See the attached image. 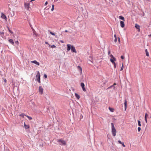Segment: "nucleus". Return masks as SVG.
Segmentation results:
<instances>
[{"mask_svg": "<svg viewBox=\"0 0 151 151\" xmlns=\"http://www.w3.org/2000/svg\"><path fill=\"white\" fill-rule=\"evenodd\" d=\"M24 5L25 8L27 10H29V8L30 4L29 3H24Z\"/></svg>", "mask_w": 151, "mask_h": 151, "instance_id": "3", "label": "nucleus"}, {"mask_svg": "<svg viewBox=\"0 0 151 151\" xmlns=\"http://www.w3.org/2000/svg\"><path fill=\"white\" fill-rule=\"evenodd\" d=\"M43 89L41 86L39 87V92L41 94H42L43 93Z\"/></svg>", "mask_w": 151, "mask_h": 151, "instance_id": "6", "label": "nucleus"}, {"mask_svg": "<svg viewBox=\"0 0 151 151\" xmlns=\"http://www.w3.org/2000/svg\"><path fill=\"white\" fill-rule=\"evenodd\" d=\"M108 55H110V53H111L110 51H109L108 52Z\"/></svg>", "mask_w": 151, "mask_h": 151, "instance_id": "43", "label": "nucleus"}, {"mask_svg": "<svg viewBox=\"0 0 151 151\" xmlns=\"http://www.w3.org/2000/svg\"><path fill=\"white\" fill-rule=\"evenodd\" d=\"M109 110L112 112H113L114 111V109L112 108H109Z\"/></svg>", "mask_w": 151, "mask_h": 151, "instance_id": "25", "label": "nucleus"}, {"mask_svg": "<svg viewBox=\"0 0 151 151\" xmlns=\"http://www.w3.org/2000/svg\"><path fill=\"white\" fill-rule=\"evenodd\" d=\"M71 50L72 52H74L76 53L75 47L73 45L71 46Z\"/></svg>", "mask_w": 151, "mask_h": 151, "instance_id": "9", "label": "nucleus"}, {"mask_svg": "<svg viewBox=\"0 0 151 151\" xmlns=\"http://www.w3.org/2000/svg\"><path fill=\"white\" fill-rule=\"evenodd\" d=\"M8 29L9 31L12 34H13V32L8 27Z\"/></svg>", "mask_w": 151, "mask_h": 151, "instance_id": "26", "label": "nucleus"}, {"mask_svg": "<svg viewBox=\"0 0 151 151\" xmlns=\"http://www.w3.org/2000/svg\"><path fill=\"white\" fill-rule=\"evenodd\" d=\"M148 115L147 114V113H145V122L146 123H147V117H148Z\"/></svg>", "mask_w": 151, "mask_h": 151, "instance_id": "15", "label": "nucleus"}, {"mask_svg": "<svg viewBox=\"0 0 151 151\" xmlns=\"http://www.w3.org/2000/svg\"><path fill=\"white\" fill-rule=\"evenodd\" d=\"M122 67H121V69H120L121 71L123 69V63H122Z\"/></svg>", "mask_w": 151, "mask_h": 151, "instance_id": "31", "label": "nucleus"}, {"mask_svg": "<svg viewBox=\"0 0 151 151\" xmlns=\"http://www.w3.org/2000/svg\"><path fill=\"white\" fill-rule=\"evenodd\" d=\"M39 83H40V79H39L37 81Z\"/></svg>", "mask_w": 151, "mask_h": 151, "instance_id": "44", "label": "nucleus"}, {"mask_svg": "<svg viewBox=\"0 0 151 151\" xmlns=\"http://www.w3.org/2000/svg\"><path fill=\"white\" fill-rule=\"evenodd\" d=\"M51 47L52 48H55L56 47V46L54 45H52L51 46Z\"/></svg>", "mask_w": 151, "mask_h": 151, "instance_id": "36", "label": "nucleus"}, {"mask_svg": "<svg viewBox=\"0 0 151 151\" xmlns=\"http://www.w3.org/2000/svg\"><path fill=\"white\" fill-rule=\"evenodd\" d=\"M45 43L46 44H48V43H47V42H45Z\"/></svg>", "mask_w": 151, "mask_h": 151, "instance_id": "53", "label": "nucleus"}, {"mask_svg": "<svg viewBox=\"0 0 151 151\" xmlns=\"http://www.w3.org/2000/svg\"><path fill=\"white\" fill-rule=\"evenodd\" d=\"M75 96L76 97V98L78 99H79L80 98V96L78 95L77 93H75Z\"/></svg>", "mask_w": 151, "mask_h": 151, "instance_id": "17", "label": "nucleus"}, {"mask_svg": "<svg viewBox=\"0 0 151 151\" xmlns=\"http://www.w3.org/2000/svg\"><path fill=\"white\" fill-rule=\"evenodd\" d=\"M4 81L5 83H6L7 82V80H6V79H4Z\"/></svg>", "mask_w": 151, "mask_h": 151, "instance_id": "41", "label": "nucleus"}, {"mask_svg": "<svg viewBox=\"0 0 151 151\" xmlns=\"http://www.w3.org/2000/svg\"><path fill=\"white\" fill-rule=\"evenodd\" d=\"M127 101L126 100H125L124 103V105L125 106V110L126 111L127 109Z\"/></svg>", "mask_w": 151, "mask_h": 151, "instance_id": "18", "label": "nucleus"}, {"mask_svg": "<svg viewBox=\"0 0 151 151\" xmlns=\"http://www.w3.org/2000/svg\"><path fill=\"white\" fill-rule=\"evenodd\" d=\"M111 133L112 135L115 137L116 136V131L115 128H111Z\"/></svg>", "mask_w": 151, "mask_h": 151, "instance_id": "2", "label": "nucleus"}, {"mask_svg": "<svg viewBox=\"0 0 151 151\" xmlns=\"http://www.w3.org/2000/svg\"><path fill=\"white\" fill-rule=\"evenodd\" d=\"M111 128H114L115 127L114 126V124L113 123H111Z\"/></svg>", "mask_w": 151, "mask_h": 151, "instance_id": "28", "label": "nucleus"}, {"mask_svg": "<svg viewBox=\"0 0 151 151\" xmlns=\"http://www.w3.org/2000/svg\"><path fill=\"white\" fill-rule=\"evenodd\" d=\"M141 130V128L140 127H138V130L139 132Z\"/></svg>", "mask_w": 151, "mask_h": 151, "instance_id": "35", "label": "nucleus"}, {"mask_svg": "<svg viewBox=\"0 0 151 151\" xmlns=\"http://www.w3.org/2000/svg\"><path fill=\"white\" fill-rule=\"evenodd\" d=\"M8 41L9 43L11 44L12 45H14V42L13 40L12 39H10L8 40Z\"/></svg>", "mask_w": 151, "mask_h": 151, "instance_id": "12", "label": "nucleus"}, {"mask_svg": "<svg viewBox=\"0 0 151 151\" xmlns=\"http://www.w3.org/2000/svg\"><path fill=\"white\" fill-rule=\"evenodd\" d=\"M68 32V30H65V32Z\"/></svg>", "mask_w": 151, "mask_h": 151, "instance_id": "51", "label": "nucleus"}, {"mask_svg": "<svg viewBox=\"0 0 151 151\" xmlns=\"http://www.w3.org/2000/svg\"><path fill=\"white\" fill-rule=\"evenodd\" d=\"M54 8L52 7V8L51 9V11H52L54 10Z\"/></svg>", "mask_w": 151, "mask_h": 151, "instance_id": "47", "label": "nucleus"}, {"mask_svg": "<svg viewBox=\"0 0 151 151\" xmlns=\"http://www.w3.org/2000/svg\"><path fill=\"white\" fill-rule=\"evenodd\" d=\"M50 33L52 35H53V36H55V35L54 33H53L51 31H50Z\"/></svg>", "mask_w": 151, "mask_h": 151, "instance_id": "30", "label": "nucleus"}, {"mask_svg": "<svg viewBox=\"0 0 151 151\" xmlns=\"http://www.w3.org/2000/svg\"><path fill=\"white\" fill-rule=\"evenodd\" d=\"M77 68L79 70L81 74H82V69L81 67L80 66H77Z\"/></svg>", "mask_w": 151, "mask_h": 151, "instance_id": "14", "label": "nucleus"}, {"mask_svg": "<svg viewBox=\"0 0 151 151\" xmlns=\"http://www.w3.org/2000/svg\"><path fill=\"white\" fill-rule=\"evenodd\" d=\"M110 61L113 64L114 63H115L114 61H116V60H114V59L112 58V59H110Z\"/></svg>", "mask_w": 151, "mask_h": 151, "instance_id": "19", "label": "nucleus"}, {"mask_svg": "<svg viewBox=\"0 0 151 151\" xmlns=\"http://www.w3.org/2000/svg\"><path fill=\"white\" fill-rule=\"evenodd\" d=\"M47 4H48L47 1H46L45 2V6L47 5Z\"/></svg>", "mask_w": 151, "mask_h": 151, "instance_id": "42", "label": "nucleus"}, {"mask_svg": "<svg viewBox=\"0 0 151 151\" xmlns=\"http://www.w3.org/2000/svg\"><path fill=\"white\" fill-rule=\"evenodd\" d=\"M120 24L122 27L123 28L124 27L125 25L123 21H121L120 22Z\"/></svg>", "mask_w": 151, "mask_h": 151, "instance_id": "13", "label": "nucleus"}, {"mask_svg": "<svg viewBox=\"0 0 151 151\" xmlns=\"http://www.w3.org/2000/svg\"><path fill=\"white\" fill-rule=\"evenodd\" d=\"M81 87L83 91L84 92L86 91V90L85 88V85L84 83H81Z\"/></svg>", "mask_w": 151, "mask_h": 151, "instance_id": "5", "label": "nucleus"}, {"mask_svg": "<svg viewBox=\"0 0 151 151\" xmlns=\"http://www.w3.org/2000/svg\"><path fill=\"white\" fill-rule=\"evenodd\" d=\"M118 142L119 143V144H122V142L120 140H119L118 141Z\"/></svg>", "mask_w": 151, "mask_h": 151, "instance_id": "39", "label": "nucleus"}, {"mask_svg": "<svg viewBox=\"0 0 151 151\" xmlns=\"http://www.w3.org/2000/svg\"><path fill=\"white\" fill-rule=\"evenodd\" d=\"M114 42H117V38H115V39H114Z\"/></svg>", "mask_w": 151, "mask_h": 151, "instance_id": "45", "label": "nucleus"}, {"mask_svg": "<svg viewBox=\"0 0 151 151\" xmlns=\"http://www.w3.org/2000/svg\"><path fill=\"white\" fill-rule=\"evenodd\" d=\"M31 62L32 63H33L36 64V65H40L39 63L37 62L36 60H35L32 61Z\"/></svg>", "mask_w": 151, "mask_h": 151, "instance_id": "8", "label": "nucleus"}, {"mask_svg": "<svg viewBox=\"0 0 151 151\" xmlns=\"http://www.w3.org/2000/svg\"><path fill=\"white\" fill-rule=\"evenodd\" d=\"M1 18L4 19L6 21L7 18L6 16L3 13H1Z\"/></svg>", "mask_w": 151, "mask_h": 151, "instance_id": "7", "label": "nucleus"}, {"mask_svg": "<svg viewBox=\"0 0 151 151\" xmlns=\"http://www.w3.org/2000/svg\"><path fill=\"white\" fill-rule=\"evenodd\" d=\"M138 125L140 127L141 126V122L139 120H138Z\"/></svg>", "mask_w": 151, "mask_h": 151, "instance_id": "27", "label": "nucleus"}, {"mask_svg": "<svg viewBox=\"0 0 151 151\" xmlns=\"http://www.w3.org/2000/svg\"><path fill=\"white\" fill-rule=\"evenodd\" d=\"M15 43L16 44H17L18 45H19V42H18V41H15Z\"/></svg>", "mask_w": 151, "mask_h": 151, "instance_id": "32", "label": "nucleus"}, {"mask_svg": "<svg viewBox=\"0 0 151 151\" xmlns=\"http://www.w3.org/2000/svg\"><path fill=\"white\" fill-rule=\"evenodd\" d=\"M67 50L68 51H69L71 48V46L70 44H68L67 45Z\"/></svg>", "mask_w": 151, "mask_h": 151, "instance_id": "10", "label": "nucleus"}, {"mask_svg": "<svg viewBox=\"0 0 151 151\" xmlns=\"http://www.w3.org/2000/svg\"><path fill=\"white\" fill-rule=\"evenodd\" d=\"M60 42H61L62 43H64V42H63V40H61V41H60Z\"/></svg>", "mask_w": 151, "mask_h": 151, "instance_id": "49", "label": "nucleus"}, {"mask_svg": "<svg viewBox=\"0 0 151 151\" xmlns=\"http://www.w3.org/2000/svg\"><path fill=\"white\" fill-rule=\"evenodd\" d=\"M40 73L39 71H38L36 77V81H37L39 79H40Z\"/></svg>", "mask_w": 151, "mask_h": 151, "instance_id": "4", "label": "nucleus"}, {"mask_svg": "<svg viewBox=\"0 0 151 151\" xmlns=\"http://www.w3.org/2000/svg\"><path fill=\"white\" fill-rule=\"evenodd\" d=\"M116 85V83H114V85H113V86L114 85Z\"/></svg>", "mask_w": 151, "mask_h": 151, "instance_id": "54", "label": "nucleus"}, {"mask_svg": "<svg viewBox=\"0 0 151 151\" xmlns=\"http://www.w3.org/2000/svg\"><path fill=\"white\" fill-rule=\"evenodd\" d=\"M121 58L122 59H123L124 58V56L123 55L121 56Z\"/></svg>", "mask_w": 151, "mask_h": 151, "instance_id": "40", "label": "nucleus"}, {"mask_svg": "<svg viewBox=\"0 0 151 151\" xmlns=\"http://www.w3.org/2000/svg\"><path fill=\"white\" fill-rule=\"evenodd\" d=\"M25 116L27 117L30 120H31L32 119V118L31 116H29L28 115H25Z\"/></svg>", "mask_w": 151, "mask_h": 151, "instance_id": "21", "label": "nucleus"}, {"mask_svg": "<svg viewBox=\"0 0 151 151\" xmlns=\"http://www.w3.org/2000/svg\"><path fill=\"white\" fill-rule=\"evenodd\" d=\"M35 0H31L30 1V2H32V1H35Z\"/></svg>", "mask_w": 151, "mask_h": 151, "instance_id": "52", "label": "nucleus"}, {"mask_svg": "<svg viewBox=\"0 0 151 151\" xmlns=\"http://www.w3.org/2000/svg\"><path fill=\"white\" fill-rule=\"evenodd\" d=\"M25 115H26L24 113H22L20 115V116L22 118H24V116H25Z\"/></svg>", "mask_w": 151, "mask_h": 151, "instance_id": "24", "label": "nucleus"}, {"mask_svg": "<svg viewBox=\"0 0 151 151\" xmlns=\"http://www.w3.org/2000/svg\"><path fill=\"white\" fill-rule=\"evenodd\" d=\"M58 142L59 145H66V142L65 141L63 140L62 139H58L57 140Z\"/></svg>", "mask_w": 151, "mask_h": 151, "instance_id": "1", "label": "nucleus"}, {"mask_svg": "<svg viewBox=\"0 0 151 151\" xmlns=\"http://www.w3.org/2000/svg\"><path fill=\"white\" fill-rule=\"evenodd\" d=\"M118 42H119V43L120 44V38L119 37H118Z\"/></svg>", "mask_w": 151, "mask_h": 151, "instance_id": "34", "label": "nucleus"}, {"mask_svg": "<svg viewBox=\"0 0 151 151\" xmlns=\"http://www.w3.org/2000/svg\"><path fill=\"white\" fill-rule=\"evenodd\" d=\"M145 51L146 52V55L147 56H149V54L148 52L147 49H146L145 50Z\"/></svg>", "mask_w": 151, "mask_h": 151, "instance_id": "20", "label": "nucleus"}, {"mask_svg": "<svg viewBox=\"0 0 151 151\" xmlns=\"http://www.w3.org/2000/svg\"><path fill=\"white\" fill-rule=\"evenodd\" d=\"M113 64L114 65V68H116V63H114V64Z\"/></svg>", "mask_w": 151, "mask_h": 151, "instance_id": "33", "label": "nucleus"}, {"mask_svg": "<svg viewBox=\"0 0 151 151\" xmlns=\"http://www.w3.org/2000/svg\"><path fill=\"white\" fill-rule=\"evenodd\" d=\"M44 77L45 78H47V75L46 74H44Z\"/></svg>", "mask_w": 151, "mask_h": 151, "instance_id": "37", "label": "nucleus"}, {"mask_svg": "<svg viewBox=\"0 0 151 151\" xmlns=\"http://www.w3.org/2000/svg\"><path fill=\"white\" fill-rule=\"evenodd\" d=\"M110 56L111 57V59H113L114 60H116V58L114 57L112 55H110Z\"/></svg>", "mask_w": 151, "mask_h": 151, "instance_id": "23", "label": "nucleus"}, {"mask_svg": "<svg viewBox=\"0 0 151 151\" xmlns=\"http://www.w3.org/2000/svg\"><path fill=\"white\" fill-rule=\"evenodd\" d=\"M24 127L25 128L27 129H29V125H26V124H25V123H24Z\"/></svg>", "mask_w": 151, "mask_h": 151, "instance_id": "16", "label": "nucleus"}, {"mask_svg": "<svg viewBox=\"0 0 151 151\" xmlns=\"http://www.w3.org/2000/svg\"><path fill=\"white\" fill-rule=\"evenodd\" d=\"M121 144L122 145L123 147H125V145H124V143L123 142H122V144Z\"/></svg>", "mask_w": 151, "mask_h": 151, "instance_id": "38", "label": "nucleus"}, {"mask_svg": "<svg viewBox=\"0 0 151 151\" xmlns=\"http://www.w3.org/2000/svg\"><path fill=\"white\" fill-rule=\"evenodd\" d=\"M119 19L122 20H124V17L122 16H119Z\"/></svg>", "mask_w": 151, "mask_h": 151, "instance_id": "22", "label": "nucleus"}, {"mask_svg": "<svg viewBox=\"0 0 151 151\" xmlns=\"http://www.w3.org/2000/svg\"><path fill=\"white\" fill-rule=\"evenodd\" d=\"M33 34H34L36 36H37V34L36 32L34 30H33Z\"/></svg>", "mask_w": 151, "mask_h": 151, "instance_id": "29", "label": "nucleus"}, {"mask_svg": "<svg viewBox=\"0 0 151 151\" xmlns=\"http://www.w3.org/2000/svg\"><path fill=\"white\" fill-rule=\"evenodd\" d=\"M114 37H115V38H117V37H116V35L115 34L114 35Z\"/></svg>", "mask_w": 151, "mask_h": 151, "instance_id": "48", "label": "nucleus"}, {"mask_svg": "<svg viewBox=\"0 0 151 151\" xmlns=\"http://www.w3.org/2000/svg\"><path fill=\"white\" fill-rule=\"evenodd\" d=\"M135 27L138 29V31L139 32L140 31V26L137 24H136L135 25Z\"/></svg>", "mask_w": 151, "mask_h": 151, "instance_id": "11", "label": "nucleus"}, {"mask_svg": "<svg viewBox=\"0 0 151 151\" xmlns=\"http://www.w3.org/2000/svg\"><path fill=\"white\" fill-rule=\"evenodd\" d=\"M54 5L53 4H52V8H54Z\"/></svg>", "mask_w": 151, "mask_h": 151, "instance_id": "50", "label": "nucleus"}, {"mask_svg": "<svg viewBox=\"0 0 151 151\" xmlns=\"http://www.w3.org/2000/svg\"><path fill=\"white\" fill-rule=\"evenodd\" d=\"M149 36L150 37H151V35H149Z\"/></svg>", "mask_w": 151, "mask_h": 151, "instance_id": "55", "label": "nucleus"}, {"mask_svg": "<svg viewBox=\"0 0 151 151\" xmlns=\"http://www.w3.org/2000/svg\"><path fill=\"white\" fill-rule=\"evenodd\" d=\"M113 86V85H112V86H110L108 88H111Z\"/></svg>", "mask_w": 151, "mask_h": 151, "instance_id": "46", "label": "nucleus"}]
</instances>
